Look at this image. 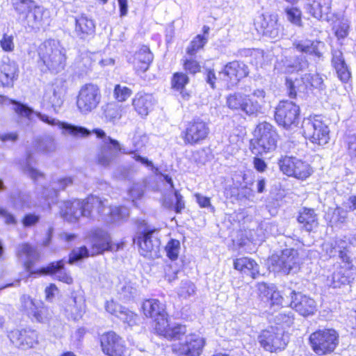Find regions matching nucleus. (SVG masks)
<instances>
[{"label": "nucleus", "mask_w": 356, "mask_h": 356, "mask_svg": "<svg viewBox=\"0 0 356 356\" xmlns=\"http://www.w3.org/2000/svg\"><path fill=\"white\" fill-rule=\"evenodd\" d=\"M72 184V179L70 177H64L54 181L52 183V188L49 190L41 187H37V194L41 195V197H38V200H33L29 194L22 193L19 194L18 197L14 200V206L17 209H31L36 207H44L42 200L47 202V205L49 207L51 198H54L57 195V191L59 190H64L67 186Z\"/></svg>", "instance_id": "obj_1"}, {"label": "nucleus", "mask_w": 356, "mask_h": 356, "mask_svg": "<svg viewBox=\"0 0 356 356\" xmlns=\"http://www.w3.org/2000/svg\"><path fill=\"white\" fill-rule=\"evenodd\" d=\"M90 243V250L83 246L73 250L70 255L69 263L72 264L89 256H95L106 250L114 249L110 235L104 230L96 229L92 230L88 236Z\"/></svg>", "instance_id": "obj_2"}, {"label": "nucleus", "mask_w": 356, "mask_h": 356, "mask_svg": "<svg viewBox=\"0 0 356 356\" xmlns=\"http://www.w3.org/2000/svg\"><path fill=\"white\" fill-rule=\"evenodd\" d=\"M39 64L42 63L46 70L57 74L66 65L65 51L59 42L49 40L44 42L38 49Z\"/></svg>", "instance_id": "obj_3"}, {"label": "nucleus", "mask_w": 356, "mask_h": 356, "mask_svg": "<svg viewBox=\"0 0 356 356\" xmlns=\"http://www.w3.org/2000/svg\"><path fill=\"white\" fill-rule=\"evenodd\" d=\"M101 204L100 197L91 195L84 200L63 202L60 206V214L69 222H76L81 216L95 218V206Z\"/></svg>", "instance_id": "obj_4"}, {"label": "nucleus", "mask_w": 356, "mask_h": 356, "mask_svg": "<svg viewBox=\"0 0 356 356\" xmlns=\"http://www.w3.org/2000/svg\"><path fill=\"white\" fill-rule=\"evenodd\" d=\"M15 111L20 116L31 119L33 114H35L42 122L51 125L58 126L63 130V134H69L74 137H86L90 134V131L83 127L76 126L71 124L61 122L59 120L51 118L45 114L34 112L32 108L27 106L13 101Z\"/></svg>", "instance_id": "obj_5"}, {"label": "nucleus", "mask_w": 356, "mask_h": 356, "mask_svg": "<svg viewBox=\"0 0 356 356\" xmlns=\"http://www.w3.org/2000/svg\"><path fill=\"white\" fill-rule=\"evenodd\" d=\"M277 140V134L272 124L266 122L259 124L254 131L253 153L262 154L274 150Z\"/></svg>", "instance_id": "obj_6"}, {"label": "nucleus", "mask_w": 356, "mask_h": 356, "mask_svg": "<svg viewBox=\"0 0 356 356\" xmlns=\"http://www.w3.org/2000/svg\"><path fill=\"white\" fill-rule=\"evenodd\" d=\"M302 128L305 138L314 144L325 145L330 140V129L321 116L305 119Z\"/></svg>", "instance_id": "obj_7"}, {"label": "nucleus", "mask_w": 356, "mask_h": 356, "mask_svg": "<svg viewBox=\"0 0 356 356\" xmlns=\"http://www.w3.org/2000/svg\"><path fill=\"white\" fill-rule=\"evenodd\" d=\"M309 343L316 354L327 355L335 350L339 343V335L333 329L319 330L311 334Z\"/></svg>", "instance_id": "obj_8"}, {"label": "nucleus", "mask_w": 356, "mask_h": 356, "mask_svg": "<svg viewBox=\"0 0 356 356\" xmlns=\"http://www.w3.org/2000/svg\"><path fill=\"white\" fill-rule=\"evenodd\" d=\"M102 100L101 89L99 86L94 83L83 85L78 92L76 106L83 115H87L95 110Z\"/></svg>", "instance_id": "obj_9"}, {"label": "nucleus", "mask_w": 356, "mask_h": 356, "mask_svg": "<svg viewBox=\"0 0 356 356\" xmlns=\"http://www.w3.org/2000/svg\"><path fill=\"white\" fill-rule=\"evenodd\" d=\"M226 105L233 111L242 113L248 116H257L261 113V104L254 101L250 95L234 92L226 98Z\"/></svg>", "instance_id": "obj_10"}, {"label": "nucleus", "mask_w": 356, "mask_h": 356, "mask_svg": "<svg viewBox=\"0 0 356 356\" xmlns=\"http://www.w3.org/2000/svg\"><path fill=\"white\" fill-rule=\"evenodd\" d=\"M137 243L142 256L154 259L159 257L160 240L159 230L147 227L143 232L138 233Z\"/></svg>", "instance_id": "obj_11"}, {"label": "nucleus", "mask_w": 356, "mask_h": 356, "mask_svg": "<svg viewBox=\"0 0 356 356\" xmlns=\"http://www.w3.org/2000/svg\"><path fill=\"white\" fill-rule=\"evenodd\" d=\"M209 131L208 124L204 120L197 118L186 123L180 136L185 145H195L205 140Z\"/></svg>", "instance_id": "obj_12"}, {"label": "nucleus", "mask_w": 356, "mask_h": 356, "mask_svg": "<svg viewBox=\"0 0 356 356\" xmlns=\"http://www.w3.org/2000/svg\"><path fill=\"white\" fill-rule=\"evenodd\" d=\"M271 269L274 272H280L285 275L295 273L299 269L300 259L298 251L286 249L279 257L270 259Z\"/></svg>", "instance_id": "obj_13"}, {"label": "nucleus", "mask_w": 356, "mask_h": 356, "mask_svg": "<svg viewBox=\"0 0 356 356\" xmlns=\"http://www.w3.org/2000/svg\"><path fill=\"white\" fill-rule=\"evenodd\" d=\"M323 83V79L317 74H305L300 79L287 78L286 80L289 95L291 98H294L298 92L305 93L312 88H321Z\"/></svg>", "instance_id": "obj_14"}, {"label": "nucleus", "mask_w": 356, "mask_h": 356, "mask_svg": "<svg viewBox=\"0 0 356 356\" xmlns=\"http://www.w3.org/2000/svg\"><path fill=\"white\" fill-rule=\"evenodd\" d=\"M259 342L265 350L273 353L284 349L288 339L284 336L282 329L271 327L262 331L259 336Z\"/></svg>", "instance_id": "obj_15"}, {"label": "nucleus", "mask_w": 356, "mask_h": 356, "mask_svg": "<svg viewBox=\"0 0 356 356\" xmlns=\"http://www.w3.org/2000/svg\"><path fill=\"white\" fill-rule=\"evenodd\" d=\"M278 164L284 175L298 179L305 180L312 174L309 165L296 157L284 156L280 159Z\"/></svg>", "instance_id": "obj_16"}, {"label": "nucleus", "mask_w": 356, "mask_h": 356, "mask_svg": "<svg viewBox=\"0 0 356 356\" xmlns=\"http://www.w3.org/2000/svg\"><path fill=\"white\" fill-rule=\"evenodd\" d=\"M298 106L289 101L280 102L275 112V119L280 126L286 129L299 122Z\"/></svg>", "instance_id": "obj_17"}, {"label": "nucleus", "mask_w": 356, "mask_h": 356, "mask_svg": "<svg viewBox=\"0 0 356 356\" xmlns=\"http://www.w3.org/2000/svg\"><path fill=\"white\" fill-rule=\"evenodd\" d=\"M249 74L246 65L239 61H233L227 64L219 72V79L222 80L227 88L236 86L241 79Z\"/></svg>", "instance_id": "obj_18"}, {"label": "nucleus", "mask_w": 356, "mask_h": 356, "mask_svg": "<svg viewBox=\"0 0 356 356\" xmlns=\"http://www.w3.org/2000/svg\"><path fill=\"white\" fill-rule=\"evenodd\" d=\"M101 204L95 206V213L108 222H114L125 219L129 215V209L124 207H111L108 200L100 198Z\"/></svg>", "instance_id": "obj_19"}, {"label": "nucleus", "mask_w": 356, "mask_h": 356, "mask_svg": "<svg viewBox=\"0 0 356 356\" xmlns=\"http://www.w3.org/2000/svg\"><path fill=\"white\" fill-rule=\"evenodd\" d=\"M254 26L259 33L273 39L278 38L282 31L276 14L266 13L258 16L255 19Z\"/></svg>", "instance_id": "obj_20"}, {"label": "nucleus", "mask_w": 356, "mask_h": 356, "mask_svg": "<svg viewBox=\"0 0 356 356\" xmlns=\"http://www.w3.org/2000/svg\"><path fill=\"white\" fill-rule=\"evenodd\" d=\"M102 351L108 356H124L127 348L124 340L114 332H108L101 336Z\"/></svg>", "instance_id": "obj_21"}, {"label": "nucleus", "mask_w": 356, "mask_h": 356, "mask_svg": "<svg viewBox=\"0 0 356 356\" xmlns=\"http://www.w3.org/2000/svg\"><path fill=\"white\" fill-rule=\"evenodd\" d=\"M204 346L202 337L196 334L186 337L183 343L172 345V351L184 356H199Z\"/></svg>", "instance_id": "obj_22"}, {"label": "nucleus", "mask_w": 356, "mask_h": 356, "mask_svg": "<svg viewBox=\"0 0 356 356\" xmlns=\"http://www.w3.org/2000/svg\"><path fill=\"white\" fill-rule=\"evenodd\" d=\"M322 257L325 259H330L337 255L345 263L346 266H349L350 259L348 256L347 243L340 238L331 239L325 241L322 245Z\"/></svg>", "instance_id": "obj_23"}, {"label": "nucleus", "mask_w": 356, "mask_h": 356, "mask_svg": "<svg viewBox=\"0 0 356 356\" xmlns=\"http://www.w3.org/2000/svg\"><path fill=\"white\" fill-rule=\"evenodd\" d=\"M8 337L13 344L22 350L32 348L38 343L37 332L29 328L13 330Z\"/></svg>", "instance_id": "obj_24"}, {"label": "nucleus", "mask_w": 356, "mask_h": 356, "mask_svg": "<svg viewBox=\"0 0 356 356\" xmlns=\"http://www.w3.org/2000/svg\"><path fill=\"white\" fill-rule=\"evenodd\" d=\"M290 306L303 316L313 315L316 311L315 300L301 293L291 292Z\"/></svg>", "instance_id": "obj_25"}, {"label": "nucleus", "mask_w": 356, "mask_h": 356, "mask_svg": "<svg viewBox=\"0 0 356 356\" xmlns=\"http://www.w3.org/2000/svg\"><path fill=\"white\" fill-rule=\"evenodd\" d=\"M64 102V92L61 87L56 85H51L46 87L42 97L44 106L51 107L55 112H58Z\"/></svg>", "instance_id": "obj_26"}, {"label": "nucleus", "mask_w": 356, "mask_h": 356, "mask_svg": "<svg viewBox=\"0 0 356 356\" xmlns=\"http://www.w3.org/2000/svg\"><path fill=\"white\" fill-rule=\"evenodd\" d=\"M154 330L159 335L170 340L179 339L180 337L186 332L184 325L175 323H169L168 318L165 321H158Z\"/></svg>", "instance_id": "obj_27"}, {"label": "nucleus", "mask_w": 356, "mask_h": 356, "mask_svg": "<svg viewBox=\"0 0 356 356\" xmlns=\"http://www.w3.org/2000/svg\"><path fill=\"white\" fill-rule=\"evenodd\" d=\"M49 17V11L44 8L38 6L35 7L25 15V24L32 30H39L47 22Z\"/></svg>", "instance_id": "obj_28"}, {"label": "nucleus", "mask_w": 356, "mask_h": 356, "mask_svg": "<svg viewBox=\"0 0 356 356\" xmlns=\"http://www.w3.org/2000/svg\"><path fill=\"white\" fill-rule=\"evenodd\" d=\"M293 47L298 51L321 58L325 44L323 42L309 39H296L293 42Z\"/></svg>", "instance_id": "obj_29"}, {"label": "nucleus", "mask_w": 356, "mask_h": 356, "mask_svg": "<svg viewBox=\"0 0 356 356\" xmlns=\"http://www.w3.org/2000/svg\"><path fill=\"white\" fill-rule=\"evenodd\" d=\"M86 299L84 292L81 289L72 293L71 302L65 311L74 321L80 319L86 312Z\"/></svg>", "instance_id": "obj_30"}, {"label": "nucleus", "mask_w": 356, "mask_h": 356, "mask_svg": "<svg viewBox=\"0 0 356 356\" xmlns=\"http://www.w3.org/2000/svg\"><path fill=\"white\" fill-rule=\"evenodd\" d=\"M142 308L145 316L154 319V326L157 325L158 321H163L167 319L165 306L157 299L145 300L143 303Z\"/></svg>", "instance_id": "obj_31"}, {"label": "nucleus", "mask_w": 356, "mask_h": 356, "mask_svg": "<svg viewBox=\"0 0 356 356\" xmlns=\"http://www.w3.org/2000/svg\"><path fill=\"white\" fill-rule=\"evenodd\" d=\"M155 99L152 95L143 92H137L132 99L135 111L141 117L147 116L153 109Z\"/></svg>", "instance_id": "obj_32"}, {"label": "nucleus", "mask_w": 356, "mask_h": 356, "mask_svg": "<svg viewBox=\"0 0 356 356\" xmlns=\"http://www.w3.org/2000/svg\"><path fill=\"white\" fill-rule=\"evenodd\" d=\"M17 73L18 66L15 61L8 58L3 59L0 64V83L3 86H12L17 77Z\"/></svg>", "instance_id": "obj_33"}, {"label": "nucleus", "mask_w": 356, "mask_h": 356, "mask_svg": "<svg viewBox=\"0 0 356 356\" xmlns=\"http://www.w3.org/2000/svg\"><path fill=\"white\" fill-rule=\"evenodd\" d=\"M332 0H313L307 5V12L318 19L329 20Z\"/></svg>", "instance_id": "obj_34"}, {"label": "nucleus", "mask_w": 356, "mask_h": 356, "mask_svg": "<svg viewBox=\"0 0 356 356\" xmlns=\"http://www.w3.org/2000/svg\"><path fill=\"white\" fill-rule=\"evenodd\" d=\"M40 273L54 275L57 280L67 284L73 283V278L64 268V262L63 260L52 262L46 268H41Z\"/></svg>", "instance_id": "obj_35"}, {"label": "nucleus", "mask_w": 356, "mask_h": 356, "mask_svg": "<svg viewBox=\"0 0 356 356\" xmlns=\"http://www.w3.org/2000/svg\"><path fill=\"white\" fill-rule=\"evenodd\" d=\"M17 254L19 259L24 263L26 270L30 273L31 268L35 261L38 259L39 253L35 248L28 243H23L18 246Z\"/></svg>", "instance_id": "obj_36"}, {"label": "nucleus", "mask_w": 356, "mask_h": 356, "mask_svg": "<svg viewBox=\"0 0 356 356\" xmlns=\"http://www.w3.org/2000/svg\"><path fill=\"white\" fill-rule=\"evenodd\" d=\"M153 60V54L147 46H143L134 55L133 64L138 73L146 72L152 61Z\"/></svg>", "instance_id": "obj_37"}, {"label": "nucleus", "mask_w": 356, "mask_h": 356, "mask_svg": "<svg viewBox=\"0 0 356 356\" xmlns=\"http://www.w3.org/2000/svg\"><path fill=\"white\" fill-rule=\"evenodd\" d=\"M234 268L244 275L255 278L259 274V265L249 257H241L234 260Z\"/></svg>", "instance_id": "obj_38"}, {"label": "nucleus", "mask_w": 356, "mask_h": 356, "mask_svg": "<svg viewBox=\"0 0 356 356\" xmlns=\"http://www.w3.org/2000/svg\"><path fill=\"white\" fill-rule=\"evenodd\" d=\"M332 65L341 81L347 82L350 79V72L340 50L332 51Z\"/></svg>", "instance_id": "obj_39"}, {"label": "nucleus", "mask_w": 356, "mask_h": 356, "mask_svg": "<svg viewBox=\"0 0 356 356\" xmlns=\"http://www.w3.org/2000/svg\"><path fill=\"white\" fill-rule=\"evenodd\" d=\"M22 307L27 313L29 316H32L35 321L38 322H44L46 319L43 316L47 309L44 307H39L38 305L29 296H24L21 300Z\"/></svg>", "instance_id": "obj_40"}, {"label": "nucleus", "mask_w": 356, "mask_h": 356, "mask_svg": "<svg viewBox=\"0 0 356 356\" xmlns=\"http://www.w3.org/2000/svg\"><path fill=\"white\" fill-rule=\"evenodd\" d=\"M95 29L93 21L86 15H81L75 19V33L81 38L94 33Z\"/></svg>", "instance_id": "obj_41"}, {"label": "nucleus", "mask_w": 356, "mask_h": 356, "mask_svg": "<svg viewBox=\"0 0 356 356\" xmlns=\"http://www.w3.org/2000/svg\"><path fill=\"white\" fill-rule=\"evenodd\" d=\"M298 221L307 232H311L318 225L316 214L311 209H303L299 213Z\"/></svg>", "instance_id": "obj_42"}, {"label": "nucleus", "mask_w": 356, "mask_h": 356, "mask_svg": "<svg viewBox=\"0 0 356 356\" xmlns=\"http://www.w3.org/2000/svg\"><path fill=\"white\" fill-rule=\"evenodd\" d=\"M353 269L349 266L341 267L339 270L332 275V286L339 287L342 284H348L353 275Z\"/></svg>", "instance_id": "obj_43"}, {"label": "nucleus", "mask_w": 356, "mask_h": 356, "mask_svg": "<svg viewBox=\"0 0 356 356\" xmlns=\"http://www.w3.org/2000/svg\"><path fill=\"white\" fill-rule=\"evenodd\" d=\"M119 299L128 302L134 299L137 295V289L135 284L131 282L121 283L118 289Z\"/></svg>", "instance_id": "obj_44"}, {"label": "nucleus", "mask_w": 356, "mask_h": 356, "mask_svg": "<svg viewBox=\"0 0 356 356\" xmlns=\"http://www.w3.org/2000/svg\"><path fill=\"white\" fill-rule=\"evenodd\" d=\"M35 151L42 154H50L56 151V144L54 138L47 136L35 140Z\"/></svg>", "instance_id": "obj_45"}, {"label": "nucleus", "mask_w": 356, "mask_h": 356, "mask_svg": "<svg viewBox=\"0 0 356 356\" xmlns=\"http://www.w3.org/2000/svg\"><path fill=\"white\" fill-rule=\"evenodd\" d=\"M12 4L17 13L23 17L36 6L33 0H12Z\"/></svg>", "instance_id": "obj_46"}, {"label": "nucleus", "mask_w": 356, "mask_h": 356, "mask_svg": "<svg viewBox=\"0 0 356 356\" xmlns=\"http://www.w3.org/2000/svg\"><path fill=\"white\" fill-rule=\"evenodd\" d=\"M208 38L205 35H197L190 42L186 48V54L189 56H194L196 53L207 43Z\"/></svg>", "instance_id": "obj_47"}, {"label": "nucleus", "mask_w": 356, "mask_h": 356, "mask_svg": "<svg viewBox=\"0 0 356 356\" xmlns=\"http://www.w3.org/2000/svg\"><path fill=\"white\" fill-rule=\"evenodd\" d=\"M31 161L32 155L29 154L26 158V165L24 168V173L30 177L33 180L40 181L44 179V176L42 172L32 166Z\"/></svg>", "instance_id": "obj_48"}, {"label": "nucleus", "mask_w": 356, "mask_h": 356, "mask_svg": "<svg viewBox=\"0 0 356 356\" xmlns=\"http://www.w3.org/2000/svg\"><path fill=\"white\" fill-rule=\"evenodd\" d=\"M195 286L194 284L189 280H183L181 281L180 286L177 289V294L179 296L187 298L195 294Z\"/></svg>", "instance_id": "obj_49"}, {"label": "nucleus", "mask_w": 356, "mask_h": 356, "mask_svg": "<svg viewBox=\"0 0 356 356\" xmlns=\"http://www.w3.org/2000/svg\"><path fill=\"white\" fill-rule=\"evenodd\" d=\"M132 94V90L127 86L117 84L113 90V97L119 102H125Z\"/></svg>", "instance_id": "obj_50"}, {"label": "nucleus", "mask_w": 356, "mask_h": 356, "mask_svg": "<svg viewBox=\"0 0 356 356\" xmlns=\"http://www.w3.org/2000/svg\"><path fill=\"white\" fill-rule=\"evenodd\" d=\"M180 250V243L178 240L171 239L165 246L167 256L170 259L175 261L177 259Z\"/></svg>", "instance_id": "obj_51"}, {"label": "nucleus", "mask_w": 356, "mask_h": 356, "mask_svg": "<svg viewBox=\"0 0 356 356\" xmlns=\"http://www.w3.org/2000/svg\"><path fill=\"white\" fill-rule=\"evenodd\" d=\"M188 76L183 72H176L172 79V86L177 90H182L188 83Z\"/></svg>", "instance_id": "obj_52"}, {"label": "nucleus", "mask_w": 356, "mask_h": 356, "mask_svg": "<svg viewBox=\"0 0 356 356\" xmlns=\"http://www.w3.org/2000/svg\"><path fill=\"white\" fill-rule=\"evenodd\" d=\"M350 22L347 19L339 20L334 26L335 34L339 38H344L348 34Z\"/></svg>", "instance_id": "obj_53"}, {"label": "nucleus", "mask_w": 356, "mask_h": 356, "mask_svg": "<svg viewBox=\"0 0 356 356\" xmlns=\"http://www.w3.org/2000/svg\"><path fill=\"white\" fill-rule=\"evenodd\" d=\"M94 133L97 135L98 138H101L104 139V142L105 144L109 143L114 150L115 151H122L123 153H127L124 149H122L120 147L119 142L116 140L112 139L109 136H106L105 132L99 129H94Z\"/></svg>", "instance_id": "obj_54"}, {"label": "nucleus", "mask_w": 356, "mask_h": 356, "mask_svg": "<svg viewBox=\"0 0 356 356\" xmlns=\"http://www.w3.org/2000/svg\"><path fill=\"white\" fill-rule=\"evenodd\" d=\"M287 19L292 24L300 26H302L301 11L296 8H286Z\"/></svg>", "instance_id": "obj_55"}, {"label": "nucleus", "mask_w": 356, "mask_h": 356, "mask_svg": "<svg viewBox=\"0 0 356 356\" xmlns=\"http://www.w3.org/2000/svg\"><path fill=\"white\" fill-rule=\"evenodd\" d=\"M118 318L124 323H127L130 326H132L136 323L137 315L127 308L123 307L122 311L118 314Z\"/></svg>", "instance_id": "obj_56"}, {"label": "nucleus", "mask_w": 356, "mask_h": 356, "mask_svg": "<svg viewBox=\"0 0 356 356\" xmlns=\"http://www.w3.org/2000/svg\"><path fill=\"white\" fill-rule=\"evenodd\" d=\"M178 272L179 269L177 265L173 262L167 264L164 266L165 279L168 282H172L177 279Z\"/></svg>", "instance_id": "obj_57"}, {"label": "nucleus", "mask_w": 356, "mask_h": 356, "mask_svg": "<svg viewBox=\"0 0 356 356\" xmlns=\"http://www.w3.org/2000/svg\"><path fill=\"white\" fill-rule=\"evenodd\" d=\"M184 69L190 74H195L200 70L199 63L192 58L182 59Z\"/></svg>", "instance_id": "obj_58"}, {"label": "nucleus", "mask_w": 356, "mask_h": 356, "mask_svg": "<svg viewBox=\"0 0 356 356\" xmlns=\"http://www.w3.org/2000/svg\"><path fill=\"white\" fill-rule=\"evenodd\" d=\"M105 115L111 120L119 119L121 117L120 107L116 104H109L105 109Z\"/></svg>", "instance_id": "obj_59"}, {"label": "nucleus", "mask_w": 356, "mask_h": 356, "mask_svg": "<svg viewBox=\"0 0 356 356\" xmlns=\"http://www.w3.org/2000/svg\"><path fill=\"white\" fill-rule=\"evenodd\" d=\"M115 157V154H114L111 150L108 149H104L98 156V162L103 166H108Z\"/></svg>", "instance_id": "obj_60"}, {"label": "nucleus", "mask_w": 356, "mask_h": 356, "mask_svg": "<svg viewBox=\"0 0 356 356\" xmlns=\"http://www.w3.org/2000/svg\"><path fill=\"white\" fill-rule=\"evenodd\" d=\"M274 285H268L264 282L258 283L257 290L258 295L263 301V300H268L272 293Z\"/></svg>", "instance_id": "obj_61"}, {"label": "nucleus", "mask_w": 356, "mask_h": 356, "mask_svg": "<svg viewBox=\"0 0 356 356\" xmlns=\"http://www.w3.org/2000/svg\"><path fill=\"white\" fill-rule=\"evenodd\" d=\"M308 66V61L304 58H301L300 59H298L294 64L286 65L285 68V72L288 73H291L294 71L303 70L307 68Z\"/></svg>", "instance_id": "obj_62"}, {"label": "nucleus", "mask_w": 356, "mask_h": 356, "mask_svg": "<svg viewBox=\"0 0 356 356\" xmlns=\"http://www.w3.org/2000/svg\"><path fill=\"white\" fill-rule=\"evenodd\" d=\"M348 152L353 163H356V135L348 136L346 138Z\"/></svg>", "instance_id": "obj_63"}, {"label": "nucleus", "mask_w": 356, "mask_h": 356, "mask_svg": "<svg viewBox=\"0 0 356 356\" xmlns=\"http://www.w3.org/2000/svg\"><path fill=\"white\" fill-rule=\"evenodd\" d=\"M0 46L2 49L7 52H11L15 49V44L13 42V36L3 34L2 38L0 40Z\"/></svg>", "instance_id": "obj_64"}]
</instances>
